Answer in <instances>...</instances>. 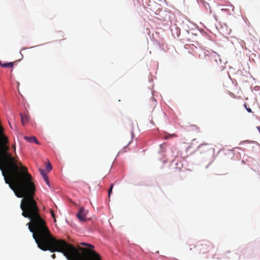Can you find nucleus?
I'll use <instances>...</instances> for the list:
<instances>
[{"label":"nucleus","mask_w":260,"mask_h":260,"mask_svg":"<svg viewBox=\"0 0 260 260\" xmlns=\"http://www.w3.org/2000/svg\"><path fill=\"white\" fill-rule=\"evenodd\" d=\"M22 190L27 196L25 204L27 213L22 211V215L29 219L35 226L41 242L43 237H46L50 232L46 225V221L39 213V208L37 204V198H35L36 189L29 180L21 185Z\"/></svg>","instance_id":"nucleus-1"},{"label":"nucleus","mask_w":260,"mask_h":260,"mask_svg":"<svg viewBox=\"0 0 260 260\" xmlns=\"http://www.w3.org/2000/svg\"><path fill=\"white\" fill-rule=\"evenodd\" d=\"M33 239L37 244L38 247L42 251H49L51 253L57 252L52 251L57 249H61L66 252L73 260L74 258H78L82 256L84 258L89 257L90 253L94 257L95 260H100L99 255L94 251H90L86 248L79 247L77 249L74 245L68 244L64 240L57 239L54 237L51 232L46 237H43L44 246H41V243L36 238L34 235Z\"/></svg>","instance_id":"nucleus-2"},{"label":"nucleus","mask_w":260,"mask_h":260,"mask_svg":"<svg viewBox=\"0 0 260 260\" xmlns=\"http://www.w3.org/2000/svg\"><path fill=\"white\" fill-rule=\"evenodd\" d=\"M33 239L37 244L38 247L42 251H49L51 253L57 252L52 251L57 249H61L66 252L73 260L74 258H78L82 256L84 258L89 257L90 253L94 257L95 260H100L99 255L94 251H90L86 248L79 247L77 249L74 245L68 244L64 240L57 239L54 237L51 232L46 237H43L44 246H41V243L36 238L34 235Z\"/></svg>","instance_id":"nucleus-3"},{"label":"nucleus","mask_w":260,"mask_h":260,"mask_svg":"<svg viewBox=\"0 0 260 260\" xmlns=\"http://www.w3.org/2000/svg\"><path fill=\"white\" fill-rule=\"evenodd\" d=\"M158 19L164 22L165 24L171 25L172 24L175 16L173 13L169 11L161 10L157 14Z\"/></svg>","instance_id":"nucleus-4"},{"label":"nucleus","mask_w":260,"mask_h":260,"mask_svg":"<svg viewBox=\"0 0 260 260\" xmlns=\"http://www.w3.org/2000/svg\"><path fill=\"white\" fill-rule=\"evenodd\" d=\"M213 246L209 242H205L204 243L198 244L196 246H193V248H190V250H193L198 252L199 254H205L209 252Z\"/></svg>","instance_id":"nucleus-5"},{"label":"nucleus","mask_w":260,"mask_h":260,"mask_svg":"<svg viewBox=\"0 0 260 260\" xmlns=\"http://www.w3.org/2000/svg\"><path fill=\"white\" fill-rule=\"evenodd\" d=\"M204 55L205 57H208L211 60H214L217 65L219 66L222 64V60L220 55L213 50H205Z\"/></svg>","instance_id":"nucleus-6"},{"label":"nucleus","mask_w":260,"mask_h":260,"mask_svg":"<svg viewBox=\"0 0 260 260\" xmlns=\"http://www.w3.org/2000/svg\"><path fill=\"white\" fill-rule=\"evenodd\" d=\"M198 150L201 149L200 152L201 153H204L208 151H211L213 155L214 154L215 149L211 147V145L209 144L204 143L199 145L198 146Z\"/></svg>","instance_id":"nucleus-7"},{"label":"nucleus","mask_w":260,"mask_h":260,"mask_svg":"<svg viewBox=\"0 0 260 260\" xmlns=\"http://www.w3.org/2000/svg\"><path fill=\"white\" fill-rule=\"evenodd\" d=\"M76 217L80 221L85 222L86 221V213L85 208L83 207H80L76 214Z\"/></svg>","instance_id":"nucleus-8"},{"label":"nucleus","mask_w":260,"mask_h":260,"mask_svg":"<svg viewBox=\"0 0 260 260\" xmlns=\"http://www.w3.org/2000/svg\"><path fill=\"white\" fill-rule=\"evenodd\" d=\"M39 172H40V174L41 175V176H42L43 179L44 180V181L45 182L46 185L48 187H50V181H49L48 177L47 176V174L46 173L45 170L42 169H40Z\"/></svg>","instance_id":"nucleus-9"},{"label":"nucleus","mask_w":260,"mask_h":260,"mask_svg":"<svg viewBox=\"0 0 260 260\" xmlns=\"http://www.w3.org/2000/svg\"><path fill=\"white\" fill-rule=\"evenodd\" d=\"M26 225H28V229L29 230V231L30 233H32V236L34 235L36 237V238L40 242V243H41V246H44V244H43V243H42V242H41V241L40 240V238L39 237V236L38 235V233L37 232L35 227H34V228H35V230H34L32 228H31L30 227V224L29 223H27ZM34 226H35L34 225Z\"/></svg>","instance_id":"nucleus-10"},{"label":"nucleus","mask_w":260,"mask_h":260,"mask_svg":"<svg viewBox=\"0 0 260 260\" xmlns=\"http://www.w3.org/2000/svg\"><path fill=\"white\" fill-rule=\"evenodd\" d=\"M24 140H25L26 141H27L28 142H29V143H34L36 144H40L39 142L38 141V139H37V138L35 136H30V137L25 136L24 137Z\"/></svg>","instance_id":"nucleus-11"},{"label":"nucleus","mask_w":260,"mask_h":260,"mask_svg":"<svg viewBox=\"0 0 260 260\" xmlns=\"http://www.w3.org/2000/svg\"><path fill=\"white\" fill-rule=\"evenodd\" d=\"M21 120L23 125L25 124V123L28 121L29 117L26 113H20Z\"/></svg>","instance_id":"nucleus-12"},{"label":"nucleus","mask_w":260,"mask_h":260,"mask_svg":"<svg viewBox=\"0 0 260 260\" xmlns=\"http://www.w3.org/2000/svg\"><path fill=\"white\" fill-rule=\"evenodd\" d=\"M0 66L3 68H12L14 66V62H4V63H1L0 62Z\"/></svg>","instance_id":"nucleus-13"},{"label":"nucleus","mask_w":260,"mask_h":260,"mask_svg":"<svg viewBox=\"0 0 260 260\" xmlns=\"http://www.w3.org/2000/svg\"><path fill=\"white\" fill-rule=\"evenodd\" d=\"M56 251L57 252H59L62 254V255L66 258L67 260H73L72 258H71L69 255L65 252L63 250L61 249H57L55 250H52V251Z\"/></svg>","instance_id":"nucleus-14"},{"label":"nucleus","mask_w":260,"mask_h":260,"mask_svg":"<svg viewBox=\"0 0 260 260\" xmlns=\"http://www.w3.org/2000/svg\"><path fill=\"white\" fill-rule=\"evenodd\" d=\"M184 5L199 4V0H183Z\"/></svg>","instance_id":"nucleus-15"},{"label":"nucleus","mask_w":260,"mask_h":260,"mask_svg":"<svg viewBox=\"0 0 260 260\" xmlns=\"http://www.w3.org/2000/svg\"><path fill=\"white\" fill-rule=\"evenodd\" d=\"M52 169V166L50 162H48L45 166V171L47 170L48 172H50Z\"/></svg>","instance_id":"nucleus-16"},{"label":"nucleus","mask_w":260,"mask_h":260,"mask_svg":"<svg viewBox=\"0 0 260 260\" xmlns=\"http://www.w3.org/2000/svg\"><path fill=\"white\" fill-rule=\"evenodd\" d=\"M114 184L113 183H111L110 185V187L108 189V197L110 198V195L112 193V189L113 188V187H114Z\"/></svg>","instance_id":"nucleus-17"},{"label":"nucleus","mask_w":260,"mask_h":260,"mask_svg":"<svg viewBox=\"0 0 260 260\" xmlns=\"http://www.w3.org/2000/svg\"><path fill=\"white\" fill-rule=\"evenodd\" d=\"M80 245H82V246H87V247H90L92 248H94V246L90 244V243H87V242H81L80 243Z\"/></svg>","instance_id":"nucleus-18"},{"label":"nucleus","mask_w":260,"mask_h":260,"mask_svg":"<svg viewBox=\"0 0 260 260\" xmlns=\"http://www.w3.org/2000/svg\"><path fill=\"white\" fill-rule=\"evenodd\" d=\"M245 143H248V144L254 143V144H257V142H255V141H250V140H245V141H241L240 143V144L242 145V144H245Z\"/></svg>","instance_id":"nucleus-19"},{"label":"nucleus","mask_w":260,"mask_h":260,"mask_svg":"<svg viewBox=\"0 0 260 260\" xmlns=\"http://www.w3.org/2000/svg\"><path fill=\"white\" fill-rule=\"evenodd\" d=\"M243 106H244V108H245L246 110L247 111V112L248 113H252V110L251 109V108H249V107H247V104H246V103H245L244 104V105H243Z\"/></svg>","instance_id":"nucleus-20"},{"label":"nucleus","mask_w":260,"mask_h":260,"mask_svg":"<svg viewBox=\"0 0 260 260\" xmlns=\"http://www.w3.org/2000/svg\"><path fill=\"white\" fill-rule=\"evenodd\" d=\"M132 140L130 141L125 146H124L123 147V148L118 152V153L117 154V156L119 154V153L120 152H124L125 151H124V149L131 144V143L132 142Z\"/></svg>","instance_id":"nucleus-21"},{"label":"nucleus","mask_w":260,"mask_h":260,"mask_svg":"<svg viewBox=\"0 0 260 260\" xmlns=\"http://www.w3.org/2000/svg\"><path fill=\"white\" fill-rule=\"evenodd\" d=\"M23 202V199H22L21 200V204L20 206V208L21 209V210H22V211H23L24 210V207L22 205Z\"/></svg>","instance_id":"nucleus-22"},{"label":"nucleus","mask_w":260,"mask_h":260,"mask_svg":"<svg viewBox=\"0 0 260 260\" xmlns=\"http://www.w3.org/2000/svg\"><path fill=\"white\" fill-rule=\"evenodd\" d=\"M9 188L13 191V192H15V191H16V189H15V188L11 184H10L9 185Z\"/></svg>","instance_id":"nucleus-23"},{"label":"nucleus","mask_w":260,"mask_h":260,"mask_svg":"<svg viewBox=\"0 0 260 260\" xmlns=\"http://www.w3.org/2000/svg\"><path fill=\"white\" fill-rule=\"evenodd\" d=\"M152 102H154V104H155V105H156V103H157V101H156V99H155L154 98L152 97Z\"/></svg>","instance_id":"nucleus-24"},{"label":"nucleus","mask_w":260,"mask_h":260,"mask_svg":"<svg viewBox=\"0 0 260 260\" xmlns=\"http://www.w3.org/2000/svg\"><path fill=\"white\" fill-rule=\"evenodd\" d=\"M213 161V160L209 162V164L208 165H207V166H206V167H205V168H206V169H208V167H209V166H210L212 164Z\"/></svg>","instance_id":"nucleus-25"},{"label":"nucleus","mask_w":260,"mask_h":260,"mask_svg":"<svg viewBox=\"0 0 260 260\" xmlns=\"http://www.w3.org/2000/svg\"><path fill=\"white\" fill-rule=\"evenodd\" d=\"M134 137V133L133 132V131H132V132H131V137H132V139H133Z\"/></svg>","instance_id":"nucleus-26"},{"label":"nucleus","mask_w":260,"mask_h":260,"mask_svg":"<svg viewBox=\"0 0 260 260\" xmlns=\"http://www.w3.org/2000/svg\"><path fill=\"white\" fill-rule=\"evenodd\" d=\"M150 124H151L153 126H154V124H154V122L153 121V120H151L150 121Z\"/></svg>","instance_id":"nucleus-27"},{"label":"nucleus","mask_w":260,"mask_h":260,"mask_svg":"<svg viewBox=\"0 0 260 260\" xmlns=\"http://www.w3.org/2000/svg\"><path fill=\"white\" fill-rule=\"evenodd\" d=\"M51 257L53 259H55L56 258V255L55 254H53L52 255H51Z\"/></svg>","instance_id":"nucleus-28"},{"label":"nucleus","mask_w":260,"mask_h":260,"mask_svg":"<svg viewBox=\"0 0 260 260\" xmlns=\"http://www.w3.org/2000/svg\"><path fill=\"white\" fill-rule=\"evenodd\" d=\"M41 45H37V46H33V47H30L28 48V49H31V48H35V47H38V46H41Z\"/></svg>","instance_id":"nucleus-29"},{"label":"nucleus","mask_w":260,"mask_h":260,"mask_svg":"<svg viewBox=\"0 0 260 260\" xmlns=\"http://www.w3.org/2000/svg\"><path fill=\"white\" fill-rule=\"evenodd\" d=\"M20 54L21 55V59H22L23 57V56L22 54L21 53V51H20Z\"/></svg>","instance_id":"nucleus-30"},{"label":"nucleus","mask_w":260,"mask_h":260,"mask_svg":"<svg viewBox=\"0 0 260 260\" xmlns=\"http://www.w3.org/2000/svg\"><path fill=\"white\" fill-rule=\"evenodd\" d=\"M221 11H226V9H221Z\"/></svg>","instance_id":"nucleus-31"},{"label":"nucleus","mask_w":260,"mask_h":260,"mask_svg":"<svg viewBox=\"0 0 260 260\" xmlns=\"http://www.w3.org/2000/svg\"><path fill=\"white\" fill-rule=\"evenodd\" d=\"M186 31H187V32L188 34H189V30H187Z\"/></svg>","instance_id":"nucleus-32"},{"label":"nucleus","mask_w":260,"mask_h":260,"mask_svg":"<svg viewBox=\"0 0 260 260\" xmlns=\"http://www.w3.org/2000/svg\"><path fill=\"white\" fill-rule=\"evenodd\" d=\"M176 35H177V36H178H178H179V34H178L177 33V34H176Z\"/></svg>","instance_id":"nucleus-33"},{"label":"nucleus","mask_w":260,"mask_h":260,"mask_svg":"<svg viewBox=\"0 0 260 260\" xmlns=\"http://www.w3.org/2000/svg\"><path fill=\"white\" fill-rule=\"evenodd\" d=\"M244 161L243 160H242V164H244Z\"/></svg>","instance_id":"nucleus-34"}]
</instances>
